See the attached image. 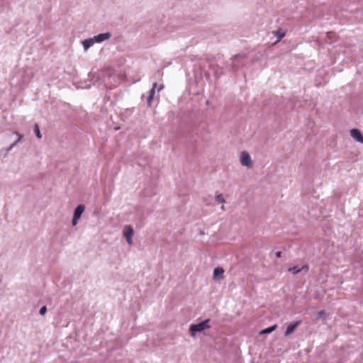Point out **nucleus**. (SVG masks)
Masks as SVG:
<instances>
[{
  "mask_svg": "<svg viewBox=\"0 0 363 363\" xmlns=\"http://www.w3.org/2000/svg\"><path fill=\"white\" fill-rule=\"evenodd\" d=\"M209 323L210 320L207 319L201 321L198 324H191L189 328L191 335L194 337L196 333H200L205 330L206 329L210 328L211 325H209Z\"/></svg>",
  "mask_w": 363,
  "mask_h": 363,
  "instance_id": "nucleus-1",
  "label": "nucleus"
},
{
  "mask_svg": "<svg viewBox=\"0 0 363 363\" xmlns=\"http://www.w3.org/2000/svg\"><path fill=\"white\" fill-rule=\"evenodd\" d=\"M134 234V230L130 225L124 226L123 230V235L125 238L128 244L132 245L133 244V236Z\"/></svg>",
  "mask_w": 363,
  "mask_h": 363,
  "instance_id": "nucleus-2",
  "label": "nucleus"
},
{
  "mask_svg": "<svg viewBox=\"0 0 363 363\" xmlns=\"http://www.w3.org/2000/svg\"><path fill=\"white\" fill-rule=\"evenodd\" d=\"M85 210V206L83 204L78 205L74 211V216L72 220V225H76L78 223L79 219L82 216V213H84Z\"/></svg>",
  "mask_w": 363,
  "mask_h": 363,
  "instance_id": "nucleus-3",
  "label": "nucleus"
},
{
  "mask_svg": "<svg viewBox=\"0 0 363 363\" xmlns=\"http://www.w3.org/2000/svg\"><path fill=\"white\" fill-rule=\"evenodd\" d=\"M34 76L33 70L31 67H26L23 69L22 79L24 84L28 83Z\"/></svg>",
  "mask_w": 363,
  "mask_h": 363,
  "instance_id": "nucleus-4",
  "label": "nucleus"
},
{
  "mask_svg": "<svg viewBox=\"0 0 363 363\" xmlns=\"http://www.w3.org/2000/svg\"><path fill=\"white\" fill-rule=\"evenodd\" d=\"M240 160L242 166L250 167L252 164L251 157L247 152H242L241 153Z\"/></svg>",
  "mask_w": 363,
  "mask_h": 363,
  "instance_id": "nucleus-5",
  "label": "nucleus"
},
{
  "mask_svg": "<svg viewBox=\"0 0 363 363\" xmlns=\"http://www.w3.org/2000/svg\"><path fill=\"white\" fill-rule=\"evenodd\" d=\"M111 37V34L109 32L99 33L94 36V41H96V43H101L104 41L110 39Z\"/></svg>",
  "mask_w": 363,
  "mask_h": 363,
  "instance_id": "nucleus-6",
  "label": "nucleus"
},
{
  "mask_svg": "<svg viewBox=\"0 0 363 363\" xmlns=\"http://www.w3.org/2000/svg\"><path fill=\"white\" fill-rule=\"evenodd\" d=\"M351 137L360 143H363V135L359 130L353 128L350 130Z\"/></svg>",
  "mask_w": 363,
  "mask_h": 363,
  "instance_id": "nucleus-7",
  "label": "nucleus"
},
{
  "mask_svg": "<svg viewBox=\"0 0 363 363\" xmlns=\"http://www.w3.org/2000/svg\"><path fill=\"white\" fill-rule=\"evenodd\" d=\"M95 43H96V41H94V37L84 39V40L82 41V44L83 45L84 51H87Z\"/></svg>",
  "mask_w": 363,
  "mask_h": 363,
  "instance_id": "nucleus-8",
  "label": "nucleus"
},
{
  "mask_svg": "<svg viewBox=\"0 0 363 363\" xmlns=\"http://www.w3.org/2000/svg\"><path fill=\"white\" fill-rule=\"evenodd\" d=\"M289 271L291 272L293 274H297L302 271H304V272L306 273L308 271V267L306 265H303L301 267L298 266H295L289 268Z\"/></svg>",
  "mask_w": 363,
  "mask_h": 363,
  "instance_id": "nucleus-9",
  "label": "nucleus"
},
{
  "mask_svg": "<svg viewBox=\"0 0 363 363\" xmlns=\"http://www.w3.org/2000/svg\"><path fill=\"white\" fill-rule=\"evenodd\" d=\"M299 323H300L299 321H296L294 323L289 324L287 326L286 330L285 331V334H284L285 336H289V335H291L295 330V329L298 326Z\"/></svg>",
  "mask_w": 363,
  "mask_h": 363,
  "instance_id": "nucleus-10",
  "label": "nucleus"
},
{
  "mask_svg": "<svg viewBox=\"0 0 363 363\" xmlns=\"http://www.w3.org/2000/svg\"><path fill=\"white\" fill-rule=\"evenodd\" d=\"M224 270L221 267H217L213 271V276L216 278H222Z\"/></svg>",
  "mask_w": 363,
  "mask_h": 363,
  "instance_id": "nucleus-11",
  "label": "nucleus"
},
{
  "mask_svg": "<svg viewBox=\"0 0 363 363\" xmlns=\"http://www.w3.org/2000/svg\"><path fill=\"white\" fill-rule=\"evenodd\" d=\"M276 328H277V325H272V326H270L269 328H267L262 330L260 332V334L261 335L269 334V333H272Z\"/></svg>",
  "mask_w": 363,
  "mask_h": 363,
  "instance_id": "nucleus-12",
  "label": "nucleus"
},
{
  "mask_svg": "<svg viewBox=\"0 0 363 363\" xmlns=\"http://www.w3.org/2000/svg\"><path fill=\"white\" fill-rule=\"evenodd\" d=\"M16 134L18 135V138L16 141H15L14 143H13L8 148H7V152L11 150L16 145L18 142L21 141V140L23 138V135H21V134H18V133H16Z\"/></svg>",
  "mask_w": 363,
  "mask_h": 363,
  "instance_id": "nucleus-13",
  "label": "nucleus"
},
{
  "mask_svg": "<svg viewBox=\"0 0 363 363\" xmlns=\"http://www.w3.org/2000/svg\"><path fill=\"white\" fill-rule=\"evenodd\" d=\"M34 132H35V135L37 136L38 138L40 139L42 138V135H41V133H40V128H39V125L38 124H35V125H34Z\"/></svg>",
  "mask_w": 363,
  "mask_h": 363,
  "instance_id": "nucleus-14",
  "label": "nucleus"
},
{
  "mask_svg": "<svg viewBox=\"0 0 363 363\" xmlns=\"http://www.w3.org/2000/svg\"><path fill=\"white\" fill-rule=\"evenodd\" d=\"M276 36L277 37L278 40H281L285 36V33L279 29L276 32Z\"/></svg>",
  "mask_w": 363,
  "mask_h": 363,
  "instance_id": "nucleus-15",
  "label": "nucleus"
},
{
  "mask_svg": "<svg viewBox=\"0 0 363 363\" xmlns=\"http://www.w3.org/2000/svg\"><path fill=\"white\" fill-rule=\"evenodd\" d=\"M216 201L218 203H223V204L225 203V199L223 198V196H222V194H218V195H216Z\"/></svg>",
  "mask_w": 363,
  "mask_h": 363,
  "instance_id": "nucleus-16",
  "label": "nucleus"
},
{
  "mask_svg": "<svg viewBox=\"0 0 363 363\" xmlns=\"http://www.w3.org/2000/svg\"><path fill=\"white\" fill-rule=\"evenodd\" d=\"M157 84L156 82H155L153 84H152V87L150 91V94H152V96H155V89H157Z\"/></svg>",
  "mask_w": 363,
  "mask_h": 363,
  "instance_id": "nucleus-17",
  "label": "nucleus"
},
{
  "mask_svg": "<svg viewBox=\"0 0 363 363\" xmlns=\"http://www.w3.org/2000/svg\"><path fill=\"white\" fill-rule=\"evenodd\" d=\"M46 312H47V307L45 306H43V307H41L40 309V311H39V313L41 315H44L46 313Z\"/></svg>",
  "mask_w": 363,
  "mask_h": 363,
  "instance_id": "nucleus-18",
  "label": "nucleus"
},
{
  "mask_svg": "<svg viewBox=\"0 0 363 363\" xmlns=\"http://www.w3.org/2000/svg\"><path fill=\"white\" fill-rule=\"evenodd\" d=\"M154 98V96H152V94H150L147 98V104L149 106H150L152 101Z\"/></svg>",
  "mask_w": 363,
  "mask_h": 363,
  "instance_id": "nucleus-19",
  "label": "nucleus"
},
{
  "mask_svg": "<svg viewBox=\"0 0 363 363\" xmlns=\"http://www.w3.org/2000/svg\"><path fill=\"white\" fill-rule=\"evenodd\" d=\"M324 315H325V311H320L318 313V318H322Z\"/></svg>",
  "mask_w": 363,
  "mask_h": 363,
  "instance_id": "nucleus-20",
  "label": "nucleus"
},
{
  "mask_svg": "<svg viewBox=\"0 0 363 363\" xmlns=\"http://www.w3.org/2000/svg\"><path fill=\"white\" fill-rule=\"evenodd\" d=\"M240 58V56L239 55H236L234 58V61H233V66H235V63L237 60H238V59Z\"/></svg>",
  "mask_w": 363,
  "mask_h": 363,
  "instance_id": "nucleus-21",
  "label": "nucleus"
},
{
  "mask_svg": "<svg viewBox=\"0 0 363 363\" xmlns=\"http://www.w3.org/2000/svg\"><path fill=\"white\" fill-rule=\"evenodd\" d=\"M281 252L279 251V252H276V257H277V258L281 257Z\"/></svg>",
  "mask_w": 363,
  "mask_h": 363,
  "instance_id": "nucleus-22",
  "label": "nucleus"
},
{
  "mask_svg": "<svg viewBox=\"0 0 363 363\" xmlns=\"http://www.w3.org/2000/svg\"><path fill=\"white\" fill-rule=\"evenodd\" d=\"M164 88V86L162 84L160 85L158 89H157V91H160V90H162V89Z\"/></svg>",
  "mask_w": 363,
  "mask_h": 363,
  "instance_id": "nucleus-23",
  "label": "nucleus"
},
{
  "mask_svg": "<svg viewBox=\"0 0 363 363\" xmlns=\"http://www.w3.org/2000/svg\"><path fill=\"white\" fill-rule=\"evenodd\" d=\"M221 209L224 210V206L223 205L221 206Z\"/></svg>",
  "mask_w": 363,
  "mask_h": 363,
  "instance_id": "nucleus-24",
  "label": "nucleus"
}]
</instances>
